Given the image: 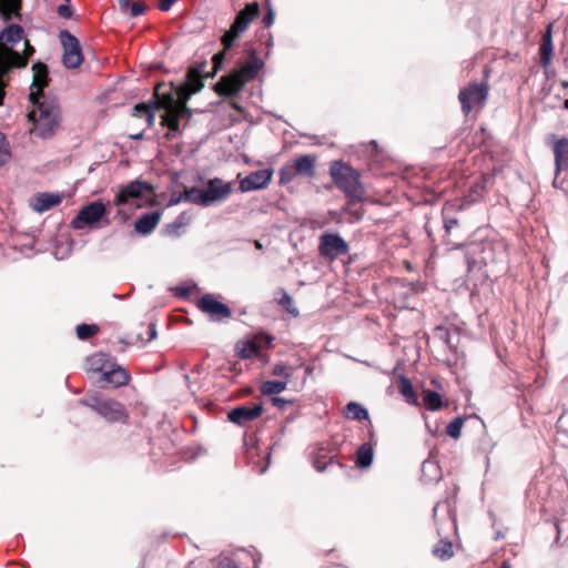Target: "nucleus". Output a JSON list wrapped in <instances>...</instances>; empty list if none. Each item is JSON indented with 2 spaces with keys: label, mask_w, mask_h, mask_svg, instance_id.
Masks as SVG:
<instances>
[{
  "label": "nucleus",
  "mask_w": 568,
  "mask_h": 568,
  "mask_svg": "<svg viewBox=\"0 0 568 568\" xmlns=\"http://www.w3.org/2000/svg\"><path fill=\"white\" fill-rule=\"evenodd\" d=\"M500 568H510V564L508 561H504Z\"/></svg>",
  "instance_id": "obj_54"
},
{
  "label": "nucleus",
  "mask_w": 568,
  "mask_h": 568,
  "mask_svg": "<svg viewBox=\"0 0 568 568\" xmlns=\"http://www.w3.org/2000/svg\"><path fill=\"white\" fill-rule=\"evenodd\" d=\"M258 352L260 347L254 341H242L236 344V353L241 358H252L257 356Z\"/></svg>",
  "instance_id": "obj_25"
},
{
  "label": "nucleus",
  "mask_w": 568,
  "mask_h": 568,
  "mask_svg": "<svg viewBox=\"0 0 568 568\" xmlns=\"http://www.w3.org/2000/svg\"><path fill=\"white\" fill-rule=\"evenodd\" d=\"M399 393L403 395L405 400L410 405H418L417 395L414 390V387L410 381L406 377H403L399 382Z\"/></svg>",
  "instance_id": "obj_28"
},
{
  "label": "nucleus",
  "mask_w": 568,
  "mask_h": 568,
  "mask_svg": "<svg viewBox=\"0 0 568 568\" xmlns=\"http://www.w3.org/2000/svg\"><path fill=\"white\" fill-rule=\"evenodd\" d=\"M112 363L113 362L111 357L104 353L93 354L87 359L88 369L91 372L101 373L102 375L111 366Z\"/></svg>",
  "instance_id": "obj_24"
},
{
  "label": "nucleus",
  "mask_w": 568,
  "mask_h": 568,
  "mask_svg": "<svg viewBox=\"0 0 568 568\" xmlns=\"http://www.w3.org/2000/svg\"><path fill=\"white\" fill-rule=\"evenodd\" d=\"M202 88L201 75L195 69H190L186 74V83L178 89L176 98L172 93L161 94L160 87L155 89L159 108L164 110L161 123L169 129L171 138L181 134L180 122L189 121L192 115L191 110L186 106V101Z\"/></svg>",
  "instance_id": "obj_1"
},
{
  "label": "nucleus",
  "mask_w": 568,
  "mask_h": 568,
  "mask_svg": "<svg viewBox=\"0 0 568 568\" xmlns=\"http://www.w3.org/2000/svg\"><path fill=\"white\" fill-rule=\"evenodd\" d=\"M205 190L206 206L225 201L233 191L231 182H225L222 179L214 178L209 180Z\"/></svg>",
  "instance_id": "obj_14"
},
{
  "label": "nucleus",
  "mask_w": 568,
  "mask_h": 568,
  "mask_svg": "<svg viewBox=\"0 0 568 568\" xmlns=\"http://www.w3.org/2000/svg\"><path fill=\"white\" fill-rule=\"evenodd\" d=\"M223 58H224V51L215 54L213 57V61H214L215 65H219L222 62Z\"/></svg>",
  "instance_id": "obj_50"
},
{
  "label": "nucleus",
  "mask_w": 568,
  "mask_h": 568,
  "mask_svg": "<svg viewBox=\"0 0 568 568\" xmlns=\"http://www.w3.org/2000/svg\"><path fill=\"white\" fill-rule=\"evenodd\" d=\"M488 97V85L485 83H471L462 89L458 100L462 104V111L468 115L473 110L481 109Z\"/></svg>",
  "instance_id": "obj_10"
},
{
  "label": "nucleus",
  "mask_w": 568,
  "mask_h": 568,
  "mask_svg": "<svg viewBox=\"0 0 568 568\" xmlns=\"http://www.w3.org/2000/svg\"><path fill=\"white\" fill-rule=\"evenodd\" d=\"M152 192L153 187L151 184L135 180L119 189L113 203L116 206L135 205L136 207H141L144 195Z\"/></svg>",
  "instance_id": "obj_9"
},
{
  "label": "nucleus",
  "mask_w": 568,
  "mask_h": 568,
  "mask_svg": "<svg viewBox=\"0 0 568 568\" xmlns=\"http://www.w3.org/2000/svg\"><path fill=\"white\" fill-rule=\"evenodd\" d=\"M448 211H449V207H448V206H444V209H443V215H444V227H445V230H446V232H447V233H449V232H450V230H452L453 227H455V226L457 225V223H458L457 219H455V217H449V216L447 215Z\"/></svg>",
  "instance_id": "obj_40"
},
{
  "label": "nucleus",
  "mask_w": 568,
  "mask_h": 568,
  "mask_svg": "<svg viewBox=\"0 0 568 568\" xmlns=\"http://www.w3.org/2000/svg\"><path fill=\"white\" fill-rule=\"evenodd\" d=\"M345 415L347 418L355 420H363L368 418L367 410L355 402H351L346 405Z\"/></svg>",
  "instance_id": "obj_31"
},
{
  "label": "nucleus",
  "mask_w": 568,
  "mask_h": 568,
  "mask_svg": "<svg viewBox=\"0 0 568 568\" xmlns=\"http://www.w3.org/2000/svg\"><path fill=\"white\" fill-rule=\"evenodd\" d=\"M552 39H551V24H549L542 34L541 43L539 47L540 62L544 68H548L552 59Z\"/></svg>",
  "instance_id": "obj_23"
},
{
  "label": "nucleus",
  "mask_w": 568,
  "mask_h": 568,
  "mask_svg": "<svg viewBox=\"0 0 568 568\" xmlns=\"http://www.w3.org/2000/svg\"><path fill=\"white\" fill-rule=\"evenodd\" d=\"M561 87L562 88H568V81H561Z\"/></svg>",
  "instance_id": "obj_56"
},
{
  "label": "nucleus",
  "mask_w": 568,
  "mask_h": 568,
  "mask_svg": "<svg viewBox=\"0 0 568 568\" xmlns=\"http://www.w3.org/2000/svg\"><path fill=\"white\" fill-rule=\"evenodd\" d=\"M59 39L63 48V65L68 69L80 67L83 61V55L79 40L68 30L60 31Z\"/></svg>",
  "instance_id": "obj_11"
},
{
  "label": "nucleus",
  "mask_w": 568,
  "mask_h": 568,
  "mask_svg": "<svg viewBox=\"0 0 568 568\" xmlns=\"http://www.w3.org/2000/svg\"><path fill=\"white\" fill-rule=\"evenodd\" d=\"M58 13L60 17H62L64 19H70L72 17V10L67 4H60L58 7Z\"/></svg>",
  "instance_id": "obj_43"
},
{
  "label": "nucleus",
  "mask_w": 568,
  "mask_h": 568,
  "mask_svg": "<svg viewBox=\"0 0 568 568\" xmlns=\"http://www.w3.org/2000/svg\"><path fill=\"white\" fill-rule=\"evenodd\" d=\"M199 308L210 315L214 321H221L231 316L227 305L219 302L212 294L203 295L197 302Z\"/></svg>",
  "instance_id": "obj_15"
},
{
  "label": "nucleus",
  "mask_w": 568,
  "mask_h": 568,
  "mask_svg": "<svg viewBox=\"0 0 568 568\" xmlns=\"http://www.w3.org/2000/svg\"><path fill=\"white\" fill-rule=\"evenodd\" d=\"M189 568H195V567H193V566H190Z\"/></svg>",
  "instance_id": "obj_59"
},
{
  "label": "nucleus",
  "mask_w": 568,
  "mask_h": 568,
  "mask_svg": "<svg viewBox=\"0 0 568 568\" xmlns=\"http://www.w3.org/2000/svg\"><path fill=\"white\" fill-rule=\"evenodd\" d=\"M471 252L473 253H476L477 251L481 250V252H485V246L481 245V244H474L471 247H470Z\"/></svg>",
  "instance_id": "obj_51"
},
{
  "label": "nucleus",
  "mask_w": 568,
  "mask_h": 568,
  "mask_svg": "<svg viewBox=\"0 0 568 568\" xmlns=\"http://www.w3.org/2000/svg\"><path fill=\"white\" fill-rule=\"evenodd\" d=\"M149 331H150V338L153 339L156 337V331H155V326L153 324H151L149 326Z\"/></svg>",
  "instance_id": "obj_52"
},
{
  "label": "nucleus",
  "mask_w": 568,
  "mask_h": 568,
  "mask_svg": "<svg viewBox=\"0 0 568 568\" xmlns=\"http://www.w3.org/2000/svg\"><path fill=\"white\" fill-rule=\"evenodd\" d=\"M373 462V448L369 444H363L356 454V465L361 468L371 466Z\"/></svg>",
  "instance_id": "obj_27"
},
{
  "label": "nucleus",
  "mask_w": 568,
  "mask_h": 568,
  "mask_svg": "<svg viewBox=\"0 0 568 568\" xmlns=\"http://www.w3.org/2000/svg\"><path fill=\"white\" fill-rule=\"evenodd\" d=\"M176 1L178 0H158V7L161 11H169Z\"/></svg>",
  "instance_id": "obj_44"
},
{
  "label": "nucleus",
  "mask_w": 568,
  "mask_h": 568,
  "mask_svg": "<svg viewBox=\"0 0 568 568\" xmlns=\"http://www.w3.org/2000/svg\"><path fill=\"white\" fill-rule=\"evenodd\" d=\"M286 381H265L260 386V392L264 396L277 395L286 389Z\"/></svg>",
  "instance_id": "obj_26"
},
{
  "label": "nucleus",
  "mask_w": 568,
  "mask_h": 568,
  "mask_svg": "<svg viewBox=\"0 0 568 568\" xmlns=\"http://www.w3.org/2000/svg\"><path fill=\"white\" fill-rule=\"evenodd\" d=\"M263 67L264 61L256 55L254 50H251L248 60L242 67L221 78L215 87L216 92L225 97L236 95L247 82L256 78Z\"/></svg>",
  "instance_id": "obj_4"
},
{
  "label": "nucleus",
  "mask_w": 568,
  "mask_h": 568,
  "mask_svg": "<svg viewBox=\"0 0 568 568\" xmlns=\"http://www.w3.org/2000/svg\"><path fill=\"white\" fill-rule=\"evenodd\" d=\"M161 211H153L142 214L134 223V230L142 235L150 234L161 220Z\"/></svg>",
  "instance_id": "obj_19"
},
{
  "label": "nucleus",
  "mask_w": 568,
  "mask_h": 568,
  "mask_svg": "<svg viewBox=\"0 0 568 568\" xmlns=\"http://www.w3.org/2000/svg\"><path fill=\"white\" fill-rule=\"evenodd\" d=\"M33 109L28 113V119L32 122L30 133L40 139H50L54 135L60 124V106L54 99L42 97L41 99H31Z\"/></svg>",
  "instance_id": "obj_3"
},
{
  "label": "nucleus",
  "mask_w": 568,
  "mask_h": 568,
  "mask_svg": "<svg viewBox=\"0 0 568 568\" xmlns=\"http://www.w3.org/2000/svg\"><path fill=\"white\" fill-rule=\"evenodd\" d=\"M564 108L568 110V99L565 100Z\"/></svg>",
  "instance_id": "obj_58"
},
{
  "label": "nucleus",
  "mask_w": 568,
  "mask_h": 568,
  "mask_svg": "<svg viewBox=\"0 0 568 568\" xmlns=\"http://www.w3.org/2000/svg\"><path fill=\"white\" fill-rule=\"evenodd\" d=\"M272 405L277 408H284L290 402L282 397H272Z\"/></svg>",
  "instance_id": "obj_46"
},
{
  "label": "nucleus",
  "mask_w": 568,
  "mask_h": 568,
  "mask_svg": "<svg viewBox=\"0 0 568 568\" xmlns=\"http://www.w3.org/2000/svg\"><path fill=\"white\" fill-rule=\"evenodd\" d=\"M106 214L104 204L100 201L92 202L83 206L72 221V227L81 230L85 226H93L101 221Z\"/></svg>",
  "instance_id": "obj_12"
},
{
  "label": "nucleus",
  "mask_w": 568,
  "mask_h": 568,
  "mask_svg": "<svg viewBox=\"0 0 568 568\" xmlns=\"http://www.w3.org/2000/svg\"><path fill=\"white\" fill-rule=\"evenodd\" d=\"M316 158L310 154L301 155L286 162L278 171L280 184L292 182L297 175L313 178L315 175Z\"/></svg>",
  "instance_id": "obj_8"
},
{
  "label": "nucleus",
  "mask_w": 568,
  "mask_h": 568,
  "mask_svg": "<svg viewBox=\"0 0 568 568\" xmlns=\"http://www.w3.org/2000/svg\"><path fill=\"white\" fill-rule=\"evenodd\" d=\"M205 196V190L200 187H190L184 190V199H186V202H191L196 205L206 206V201L204 200Z\"/></svg>",
  "instance_id": "obj_29"
},
{
  "label": "nucleus",
  "mask_w": 568,
  "mask_h": 568,
  "mask_svg": "<svg viewBox=\"0 0 568 568\" xmlns=\"http://www.w3.org/2000/svg\"><path fill=\"white\" fill-rule=\"evenodd\" d=\"M79 403L90 407L110 423H124L128 419V412L121 403L105 398L98 393L88 394Z\"/></svg>",
  "instance_id": "obj_6"
},
{
  "label": "nucleus",
  "mask_w": 568,
  "mask_h": 568,
  "mask_svg": "<svg viewBox=\"0 0 568 568\" xmlns=\"http://www.w3.org/2000/svg\"><path fill=\"white\" fill-rule=\"evenodd\" d=\"M318 252L322 256L334 260L348 252V245L338 234L324 233L320 236Z\"/></svg>",
  "instance_id": "obj_13"
},
{
  "label": "nucleus",
  "mask_w": 568,
  "mask_h": 568,
  "mask_svg": "<svg viewBox=\"0 0 568 568\" xmlns=\"http://www.w3.org/2000/svg\"><path fill=\"white\" fill-rule=\"evenodd\" d=\"M331 176L335 185L351 200H359L363 195V186L359 174L349 165L335 161L329 168Z\"/></svg>",
  "instance_id": "obj_5"
},
{
  "label": "nucleus",
  "mask_w": 568,
  "mask_h": 568,
  "mask_svg": "<svg viewBox=\"0 0 568 568\" xmlns=\"http://www.w3.org/2000/svg\"><path fill=\"white\" fill-rule=\"evenodd\" d=\"M258 3L253 2L245 6L235 17L231 28L223 34L221 41L224 50L233 47L239 37L248 28L250 23L257 17Z\"/></svg>",
  "instance_id": "obj_7"
},
{
  "label": "nucleus",
  "mask_w": 568,
  "mask_h": 568,
  "mask_svg": "<svg viewBox=\"0 0 568 568\" xmlns=\"http://www.w3.org/2000/svg\"><path fill=\"white\" fill-rule=\"evenodd\" d=\"M61 196L59 194H54V193H40L38 194L32 203H31V206L32 209L38 212V213H43L50 209H52L53 206H57L61 203Z\"/></svg>",
  "instance_id": "obj_22"
},
{
  "label": "nucleus",
  "mask_w": 568,
  "mask_h": 568,
  "mask_svg": "<svg viewBox=\"0 0 568 568\" xmlns=\"http://www.w3.org/2000/svg\"><path fill=\"white\" fill-rule=\"evenodd\" d=\"M67 2H69L70 0H65Z\"/></svg>",
  "instance_id": "obj_60"
},
{
  "label": "nucleus",
  "mask_w": 568,
  "mask_h": 568,
  "mask_svg": "<svg viewBox=\"0 0 568 568\" xmlns=\"http://www.w3.org/2000/svg\"><path fill=\"white\" fill-rule=\"evenodd\" d=\"M181 202H186V199H184V191L179 194H173L169 201V206L176 205Z\"/></svg>",
  "instance_id": "obj_45"
},
{
  "label": "nucleus",
  "mask_w": 568,
  "mask_h": 568,
  "mask_svg": "<svg viewBox=\"0 0 568 568\" xmlns=\"http://www.w3.org/2000/svg\"><path fill=\"white\" fill-rule=\"evenodd\" d=\"M255 247L258 248V250H262V244L258 242V241H255Z\"/></svg>",
  "instance_id": "obj_55"
},
{
  "label": "nucleus",
  "mask_w": 568,
  "mask_h": 568,
  "mask_svg": "<svg viewBox=\"0 0 568 568\" xmlns=\"http://www.w3.org/2000/svg\"><path fill=\"white\" fill-rule=\"evenodd\" d=\"M464 420L460 417L454 418L446 427V433L449 437L457 439L460 436Z\"/></svg>",
  "instance_id": "obj_37"
},
{
  "label": "nucleus",
  "mask_w": 568,
  "mask_h": 568,
  "mask_svg": "<svg viewBox=\"0 0 568 568\" xmlns=\"http://www.w3.org/2000/svg\"><path fill=\"white\" fill-rule=\"evenodd\" d=\"M556 175L562 170H568V139L561 138L554 142Z\"/></svg>",
  "instance_id": "obj_21"
},
{
  "label": "nucleus",
  "mask_w": 568,
  "mask_h": 568,
  "mask_svg": "<svg viewBox=\"0 0 568 568\" xmlns=\"http://www.w3.org/2000/svg\"><path fill=\"white\" fill-rule=\"evenodd\" d=\"M20 9V0H0V11L4 20H10L13 16H18Z\"/></svg>",
  "instance_id": "obj_30"
},
{
  "label": "nucleus",
  "mask_w": 568,
  "mask_h": 568,
  "mask_svg": "<svg viewBox=\"0 0 568 568\" xmlns=\"http://www.w3.org/2000/svg\"><path fill=\"white\" fill-rule=\"evenodd\" d=\"M119 7L123 12H126L130 9L131 1L130 0H119Z\"/></svg>",
  "instance_id": "obj_49"
},
{
  "label": "nucleus",
  "mask_w": 568,
  "mask_h": 568,
  "mask_svg": "<svg viewBox=\"0 0 568 568\" xmlns=\"http://www.w3.org/2000/svg\"><path fill=\"white\" fill-rule=\"evenodd\" d=\"M479 262H480V263H485V264H486V263H487V257H486V256H483V257L480 258V261H479Z\"/></svg>",
  "instance_id": "obj_57"
},
{
  "label": "nucleus",
  "mask_w": 568,
  "mask_h": 568,
  "mask_svg": "<svg viewBox=\"0 0 568 568\" xmlns=\"http://www.w3.org/2000/svg\"><path fill=\"white\" fill-rule=\"evenodd\" d=\"M304 371H305V375H306V376H310V375H312V374H313V372H314V367H313V366H311V365H307V366H305Z\"/></svg>",
  "instance_id": "obj_53"
},
{
  "label": "nucleus",
  "mask_w": 568,
  "mask_h": 568,
  "mask_svg": "<svg viewBox=\"0 0 568 568\" xmlns=\"http://www.w3.org/2000/svg\"><path fill=\"white\" fill-rule=\"evenodd\" d=\"M263 413V405L262 404H252L248 406H239L233 408L227 417L229 420L239 425L244 426L247 423L258 418Z\"/></svg>",
  "instance_id": "obj_17"
},
{
  "label": "nucleus",
  "mask_w": 568,
  "mask_h": 568,
  "mask_svg": "<svg viewBox=\"0 0 568 568\" xmlns=\"http://www.w3.org/2000/svg\"><path fill=\"white\" fill-rule=\"evenodd\" d=\"M99 331V327L94 324H80L77 326V336L80 339H88L95 335Z\"/></svg>",
  "instance_id": "obj_36"
},
{
  "label": "nucleus",
  "mask_w": 568,
  "mask_h": 568,
  "mask_svg": "<svg viewBox=\"0 0 568 568\" xmlns=\"http://www.w3.org/2000/svg\"><path fill=\"white\" fill-rule=\"evenodd\" d=\"M274 22V13L273 11L270 9L267 11V13L264 16L263 18V23L265 24V27H270L272 23Z\"/></svg>",
  "instance_id": "obj_48"
},
{
  "label": "nucleus",
  "mask_w": 568,
  "mask_h": 568,
  "mask_svg": "<svg viewBox=\"0 0 568 568\" xmlns=\"http://www.w3.org/2000/svg\"><path fill=\"white\" fill-rule=\"evenodd\" d=\"M130 14L131 17H139L144 13L145 4L143 2H131L130 6Z\"/></svg>",
  "instance_id": "obj_41"
},
{
  "label": "nucleus",
  "mask_w": 568,
  "mask_h": 568,
  "mask_svg": "<svg viewBox=\"0 0 568 568\" xmlns=\"http://www.w3.org/2000/svg\"><path fill=\"white\" fill-rule=\"evenodd\" d=\"M217 568H239L234 559L224 557L220 560Z\"/></svg>",
  "instance_id": "obj_42"
},
{
  "label": "nucleus",
  "mask_w": 568,
  "mask_h": 568,
  "mask_svg": "<svg viewBox=\"0 0 568 568\" xmlns=\"http://www.w3.org/2000/svg\"><path fill=\"white\" fill-rule=\"evenodd\" d=\"M280 304L294 316L298 315V311L293 306V300L287 293H283V296L280 300Z\"/></svg>",
  "instance_id": "obj_38"
},
{
  "label": "nucleus",
  "mask_w": 568,
  "mask_h": 568,
  "mask_svg": "<svg viewBox=\"0 0 568 568\" xmlns=\"http://www.w3.org/2000/svg\"><path fill=\"white\" fill-rule=\"evenodd\" d=\"M33 81L31 84L30 100L41 99L43 95V89L48 84V68L42 62H37L32 65Z\"/></svg>",
  "instance_id": "obj_18"
},
{
  "label": "nucleus",
  "mask_w": 568,
  "mask_h": 568,
  "mask_svg": "<svg viewBox=\"0 0 568 568\" xmlns=\"http://www.w3.org/2000/svg\"><path fill=\"white\" fill-rule=\"evenodd\" d=\"M433 552L439 559H449L453 557V545L449 541H439L433 549Z\"/></svg>",
  "instance_id": "obj_33"
},
{
  "label": "nucleus",
  "mask_w": 568,
  "mask_h": 568,
  "mask_svg": "<svg viewBox=\"0 0 568 568\" xmlns=\"http://www.w3.org/2000/svg\"><path fill=\"white\" fill-rule=\"evenodd\" d=\"M333 460L331 459L328 463H322L320 460H314L313 465L317 471H324L328 465H332Z\"/></svg>",
  "instance_id": "obj_47"
},
{
  "label": "nucleus",
  "mask_w": 568,
  "mask_h": 568,
  "mask_svg": "<svg viewBox=\"0 0 568 568\" xmlns=\"http://www.w3.org/2000/svg\"><path fill=\"white\" fill-rule=\"evenodd\" d=\"M11 158V149L6 135L0 132V168L9 162Z\"/></svg>",
  "instance_id": "obj_35"
},
{
  "label": "nucleus",
  "mask_w": 568,
  "mask_h": 568,
  "mask_svg": "<svg viewBox=\"0 0 568 568\" xmlns=\"http://www.w3.org/2000/svg\"><path fill=\"white\" fill-rule=\"evenodd\" d=\"M23 34L24 31L19 24H10L0 34V105L6 95L4 75L13 68L26 67L29 58L34 53L28 40L22 42V52L14 49V45L22 41Z\"/></svg>",
  "instance_id": "obj_2"
},
{
  "label": "nucleus",
  "mask_w": 568,
  "mask_h": 568,
  "mask_svg": "<svg viewBox=\"0 0 568 568\" xmlns=\"http://www.w3.org/2000/svg\"><path fill=\"white\" fill-rule=\"evenodd\" d=\"M132 114H133V116H136V118L144 116L148 122V125H152L154 122V114L152 112L151 106L148 104H144V103L136 104L133 108Z\"/></svg>",
  "instance_id": "obj_34"
},
{
  "label": "nucleus",
  "mask_w": 568,
  "mask_h": 568,
  "mask_svg": "<svg viewBox=\"0 0 568 568\" xmlns=\"http://www.w3.org/2000/svg\"><path fill=\"white\" fill-rule=\"evenodd\" d=\"M272 374L274 376L283 377L284 381H286L287 383H288V379L291 378V375H292L290 369L284 364H276V365H274V367L272 369Z\"/></svg>",
  "instance_id": "obj_39"
},
{
  "label": "nucleus",
  "mask_w": 568,
  "mask_h": 568,
  "mask_svg": "<svg viewBox=\"0 0 568 568\" xmlns=\"http://www.w3.org/2000/svg\"><path fill=\"white\" fill-rule=\"evenodd\" d=\"M424 404L429 410H438L443 407V398L440 394L435 390H425Z\"/></svg>",
  "instance_id": "obj_32"
},
{
  "label": "nucleus",
  "mask_w": 568,
  "mask_h": 568,
  "mask_svg": "<svg viewBox=\"0 0 568 568\" xmlns=\"http://www.w3.org/2000/svg\"><path fill=\"white\" fill-rule=\"evenodd\" d=\"M114 387H121L129 383L130 374L121 366L112 363L111 366L104 372L101 378Z\"/></svg>",
  "instance_id": "obj_20"
},
{
  "label": "nucleus",
  "mask_w": 568,
  "mask_h": 568,
  "mask_svg": "<svg viewBox=\"0 0 568 568\" xmlns=\"http://www.w3.org/2000/svg\"><path fill=\"white\" fill-rule=\"evenodd\" d=\"M273 176V170L263 169L251 172L240 181V190L242 192H251L267 187Z\"/></svg>",
  "instance_id": "obj_16"
}]
</instances>
